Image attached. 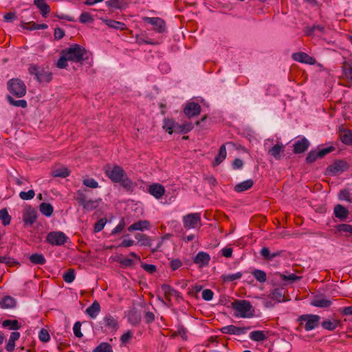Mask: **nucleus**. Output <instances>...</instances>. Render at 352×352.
I'll list each match as a JSON object with an SVG mask.
<instances>
[{
	"label": "nucleus",
	"mask_w": 352,
	"mask_h": 352,
	"mask_svg": "<svg viewBox=\"0 0 352 352\" xmlns=\"http://www.w3.org/2000/svg\"><path fill=\"white\" fill-rule=\"evenodd\" d=\"M105 175L113 183H119L126 191L132 192L133 182L128 177L124 170L118 165L107 164L104 167Z\"/></svg>",
	"instance_id": "nucleus-1"
},
{
	"label": "nucleus",
	"mask_w": 352,
	"mask_h": 352,
	"mask_svg": "<svg viewBox=\"0 0 352 352\" xmlns=\"http://www.w3.org/2000/svg\"><path fill=\"white\" fill-rule=\"evenodd\" d=\"M232 308L235 311L236 317L245 318L254 316V309L248 300H235L232 302Z\"/></svg>",
	"instance_id": "nucleus-2"
},
{
	"label": "nucleus",
	"mask_w": 352,
	"mask_h": 352,
	"mask_svg": "<svg viewBox=\"0 0 352 352\" xmlns=\"http://www.w3.org/2000/svg\"><path fill=\"white\" fill-rule=\"evenodd\" d=\"M63 51L66 54L69 61L82 63L85 60V55L87 54V50L85 47L78 44H74L69 48L63 50ZM87 58H86V59Z\"/></svg>",
	"instance_id": "nucleus-3"
},
{
	"label": "nucleus",
	"mask_w": 352,
	"mask_h": 352,
	"mask_svg": "<svg viewBox=\"0 0 352 352\" xmlns=\"http://www.w3.org/2000/svg\"><path fill=\"white\" fill-rule=\"evenodd\" d=\"M28 72L30 74L34 75L36 80L39 82H50L52 79L51 72L37 65L31 64L29 66Z\"/></svg>",
	"instance_id": "nucleus-4"
},
{
	"label": "nucleus",
	"mask_w": 352,
	"mask_h": 352,
	"mask_svg": "<svg viewBox=\"0 0 352 352\" xmlns=\"http://www.w3.org/2000/svg\"><path fill=\"white\" fill-rule=\"evenodd\" d=\"M8 89L10 94L17 98H21L26 94V86L19 78H12L7 83Z\"/></svg>",
	"instance_id": "nucleus-5"
},
{
	"label": "nucleus",
	"mask_w": 352,
	"mask_h": 352,
	"mask_svg": "<svg viewBox=\"0 0 352 352\" xmlns=\"http://www.w3.org/2000/svg\"><path fill=\"white\" fill-rule=\"evenodd\" d=\"M349 168V164L342 160H337L333 164L329 165L325 170V175L335 176L347 170Z\"/></svg>",
	"instance_id": "nucleus-6"
},
{
	"label": "nucleus",
	"mask_w": 352,
	"mask_h": 352,
	"mask_svg": "<svg viewBox=\"0 0 352 352\" xmlns=\"http://www.w3.org/2000/svg\"><path fill=\"white\" fill-rule=\"evenodd\" d=\"M184 228L186 230L195 229L201 226L200 213H190L183 217Z\"/></svg>",
	"instance_id": "nucleus-7"
},
{
	"label": "nucleus",
	"mask_w": 352,
	"mask_h": 352,
	"mask_svg": "<svg viewBox=\"0 0 352 352\" xmlns=\"http://www.w3.org/2000/svg\"><path fill=\"white\" fill-rule=\"evenodd\" d=\"M69 238L60 231H53L47 234L46 241L52 245L60 246L64 245Z\"/></svg>",
	"instance_id": "nucleus-8"
},
{
	"label": "nucleus",
	"mask_w": 352,
	"mask_h": 352,
	"mask_svg": "<svg viewBox=\"0 0 352 352\" xmlns=\"http://www.w3.org/2000/svg\"><path fill=\"white\" fill-rule=\"evenodd\" d=\"M320 317L318 315L305 314L299 317L300 322H305V329L307 331L314 329L319 324Z\"/></svg>",
	"instance_id": "nucleus-9"
},
{
	"label": "nucleus",
	"mask_w": 352,
	"mask_h": 352,
	"mask_svg": "<svg viewBox=\"0 0 352 352\" xmlns=\"http://www.w3.org/2000/svg\"><path fill=\"white\" fill-rule=\"evenodd\" d=\"M143 21L146 22L153 26H154V30L158 33H163L166 31V25L163 19L159 17H143Z\"/></svg>",
	"instance_id": "nucleus-10"
},
{
	"label": "nucleus",
	"mask_w": 352,
	"mask_h": 352,
	"mask_svg": "<svg viewBox=\"0 0 352 352\" xmlns=\"http://www.w3.org/2000/svg\"><path fill=\"white\" fill-rule=\"evenodd\" d=\"M250 329V327H236L235 325H227L221 328L222 333L230 335H243Z\"/></svg>",
	"instance_id": "nucleus-11"
},
{
	"label": "nucleus",
	"mask_w": 352,
	"mask_h": 352,
	"mask_svg": "<svg viewBox=\"0 0 352 352\" xmlns=\"http://www.w3.org/2000/svg\"><path fill=\"white\" fill-rule=\"evenodd\" d=\"M201 106L195 102H188L184 108V113L188 118L195 117L201 113Z\"/></svg>",
	"instance_id": "nucleus-12"
},
{
	"label": "nucleus",
	"mask_w": 352,
	"mask_h": 352,
	"mask_svg": "<svg viewBox=\"0 0 352 352\" xmlns=\"http://www.w3.org/2000/svg\"><path fill=\"white\" fill-rule=\"evenodd\" d=\"M165 188L159 183H155L148 186V192L155 199H161L165 194Z\"/></svg>",
	"instance_id": "nucleus-13"
},
{
	"label": "nucleus",
	"mask_w": 352,
	"mask_h": 352,
	"mask_svg": "<svg viewBox=\"0 0 352 352\" xmlns=\"http://www.w3.org/2000/svg\"><path fill=\"white\" fill-rule=\"evenodd\" d=\"M292 58L297 62L309 65H314L316 63L315 58L305 52H295L292 54Z\"/></svg>",
	"instance_id": "nucleus-14"
},
{
	"label": "nucleus",
	"mask_w": 352,
	"mask_h": 352,
	"mask_svg": "<svg viewBox=\"0 0 352 352\" xmlns=\"http://www.w3.org/2000/svg\"><path fill=\"white\" fill-rule=\"evenodd\" d=\"M37 219L36 210L31 207L25 209L23 215V220L26 225L32 226Z\"/></svg>",
	"instance_id": "nucleus-15"
},
{
	"label": "nucleus",
	"mask_w": 352,
	"mask_h": 352,
	"mask_svg": "<svg viewBox=\"0 0 352 352\" xmlns=\"http://www.w3.org/2000/svg\"><path fill=\"white\" fill-rule=\"evenodd\" d=\"M331 304L332 302L330 300L324 298L322 295L315 296L310 302L311 305L319 308H327L330 307Z\"/></svg>",
	"instance_id": "nucleus-16"
},
{
	"label": "nucleus",
	"mask_w": 352,
	"mask_h": 352,
	"mask_svg": "<svg viewBox=\"0 0 352 352\" xmlns=\"http://www.w3.org/2000/svg\"><path fill=\"white\" fill-rule=\"evenodd\" d=\"M285 146L283 144H276L267 150V153L272 156L275 160H280L282 158V154L284 153Z\"/></svg>",
	"instance_id": "nucleus-17"
},
{
	"label": "nucleus",
	"mask_w": 352,
	"mask_h": 352,
	"mask_svg": "<svg viewBox=\"0 0 352 352\" xmlns=\"http://www.w3.org/2000/svg\"><path fill=\"white\" fill-rule=\"evenodd\" d=\"M310 143L308 140L305 138H302V139L296 141L294 144V153L296 154H299L304 153L306 151L309 147Z\"/></svg>",
	"instance_id": "nucleus-18"
},
{
	"label": "nucleus",
	"mask_w": 352,
	"mask_h": 352,
	"mask_svg": "<svg viewBox=\"0 0 352 352\" xmlns=\"http://www.w3.org/2000/svg\"><path fill=\"white\" fill-rule=\"evenodd\" d=\"M210 260V255L204 252H199L194 257L193 262L198 265L199 267H204L208 265Z\"/></svg>",
	"instance_id": "nucleus-19"
},
{
	"label": "nucleus",
	"mask_w": 352,
	"mask_h": 352,
	"mask_svg": "<svg viewBox=\"0 0 352 352\" xmlns=\"http://www.w3.org/2000/svg\"><path fill=\"white\" fill-rule=\"evenodd\" d=\"M34 5L39 10L43 17H47L50 12V7L46 0H34Z\"/></svg>",
	"instance_id": "nucleus-20"
},
{
	"label": "nucleus",
	"mask_w": 352,
	"mask_h": 352,
	"mask_svg": "<svg viewBox=\"0 0 352 352\" xmlns=\"http://www.w3.org/2000/svg\"><path fill=\"white\" fill-rule=\"evenodd\" d=\"M103 321L104 326L111 331H116L119 327L117 320L109 314L104 317Z\"/></svg>",
	"instance_id": "nucleus-21"
},
{
	"label": "nucleus",
	"mask_w": 352,
	"mask_h": 352,
	"mask_svg": "<svg viewBox=\"0 0 352 352\" xmlns=\"http://www.w3.org/2000/svg\"><path fill=\"white\" fill-rule=\"evenodd\" d=\"M150 226V222L148 220H140L131 225L128 228V230L129 232H133L136 230L143 231L144 230H148Z\"/></svg>",
	"instance_id": "nucleus-22"
},
{
	"label": "nucleus",
	"mask_w": 352,
	"mask_h": 352,
	"mask_svg": "<svg viewBox=\"0 0 352 352\" xmlns=\"http://www.w3.org/2000/svg\"><path fill=\"white\" fill-rule=\"evenodd\" d=\"M335 217L341 221H344L349 216V210L341 204H337L333 209Z\"/></svg>",
	"instance_id": "nucleus-23"
},
{
	"label": "nucleus",
	"mask_w": 352,
	"mask_h": 352,
	"mask_svg": "<svg viewBox=\"0 0 352 352\" xmlns=\"http://www.w3.org/2000/svg\"><path fill=\"white\" fill-rule=\"evenodd\" d=\"M339 137L342 142L346 145H352V131L346 129H340Z\"/></svg>",
	"instance_id": "nucleus-24"
},
{
	"label": "nucleus",
	"mask_w": 352,
	"mask_h": 352,
	"mask_svg": "<svg viewBox=\"0 0 352 352\" xmlns=\"http://www.w3.org/2000/svg\"><path fill=\"white\" fill-rule=\"evenodd\" d=\"M270 298L277 302L285 301V292L283 288H275L269 295Z\"/></svg>",
	"instance_id": "nucleus-25"
},
{
	"label": "nucleus",
	"mask_w": 352,
	"mask_h": 352,
	"mask_svg": "<svg viewBox=\"0 0 352 352\" xmlns=\"http://www.w3.org/2000/svg\"><path fill=\"white\" fill-rule=\"evenodd\" d=\"M101 20L104 24L111 28L120 30H125L127 29L126 25L122 22L103 18H102Z\"/></svg>",
	"instance_id": "nucleus-26"
},
{
	"label": "nucleus",
	"mask_w": 352,
	"mask_h": 352,
	"mask_svg": "<svg viewBox=\"0 0 352 352\" xmlns=\"http://www.w3.org/2000/svg\"><path fill=\"white\" fill-rule=\"evenodd\" d=\"M100 311V305L99 302L95 300L91 305L87 308L85 312L87 315H89L91 318H96V316Z\"/></svg>",
	"instance_id": "nucleus-27"
},
{
	"label": "nucleus",
	"mask_w": 352,
	"mask_h": 352,
	"mask_svg": "<svg viewBox=\"0 0 352 352\" xmlns=\"http://www.w3.org/2000/svg\"><path fill=\"white\" fill-rule=\"evenodd\" d=\"M20 338V333L18 331L12 332L9 340L6 346V349L8 352L14 351L15 347V341L18 340Z\"/></svg>",
	"instance_id": "nucleus-28"
},
{
	"label": "nucleus",
	"mask_w": 352,
	"mask_h": 352,
	"mask_svg": "<svg viewBox=\"0 0 352 352\" xmlns=\"http://www.w3.org/2000/svg\"><path fill=\"white\" fill-rule=\"evenodd\" d=\"M193 129V124L190 122H185L183 124L176 123L175 133L186 134L191 131Z\"/></svg>",
	"instance_id": "nucleus-29"
},
{
	"label": "nucleus",
	"mask_w": 352,
	"mask_h": 352,
	"mask_svg": "<svg viewBox=\"0 0 352 352\" xmlns=\"http://www.w3.org/2000/svg\"><path fill=\"white\" fill-rule=\"evenodd\" d=\"M16 306V300L10 296H4L0 302V307L2 309H12Z\"/></svg>",
	"instance_id": "nucleus-30"
},
{
	"label": "nucleus",
	"mask_w": 352,
	"mask_h": 352,
	"mask_svg": "<svg viewBox=\"0 0 352 352\" xmlns=\"http://www.w3.org/2000/svg\"><path fill=\"white\" fill-rule=\"evenodd\" d=\"M253 184H254L253 180L251 179H249L243 181L241 183L237 184L234 186V190L237 192H244V191L248 190L250 188H251L252 187Z\"/></svg>",
	"instance_id": "nucleus-31"
},
{
	"label": "nucleus",
	"mask_w": 352,
	"mask_h": 352,
	"mask_svg": "<svg viewBox=\"0 0 352 352\" xmlns=\"http://www.w3.org/2000/svg\"><path fill=\"white\" fill-rule=\"evenodd\" d=\"M342 70L344 77L350 82H352V63L344 60L342 63Z\"/></svg>",
	"instance_id": "nucleus-32"
},
{
	"label": "nucleus",
	"mask_w": 352,
	"mask_h": 352,
	"mask_svg": "<svg viewBox=\"0 0 352 352\" xmlns=\"http://www.w3.org/2000/svg\"><path fill=\"white\" fill-rule=\"evenodd\" d=\"M161 289L164 294L166 299L168 300H170V297L173 296H179V293L168 285L163 284L161 286Z\"/></svg>",
	"instance_id": "nucleus-33"
},
{
	"label": "nucleus",
	"mask_w": 352,
	"mask_h": 352,
	"mask_svg": "<svg viewBox=\"0 0 352 352\" xmlns=\"http://www.w3.org/2000/svg\"><path fill=\"white\" fill-rule=\"evenodd\" d=\"M21 27L23 29L28 30H45L48 28L47 25H46L45 23L37 24L34 21H31L29 23H22Z\"/></svg>",
	"instance_id": "nucleus-34"
},
{
	"label": "nucleus",
	"mask_w": 352,
	"mask_h": 352,
	"mask_svg": "<svg viewBox=\"0 0 352 352\" xmlns=\"http://www.w3.org/2000/svg\"><path fill=\"white\" fill-rule=\"evenodd\" d=\"M226 144H222L219 148L218 155L215 157L214 161L213 162V166L219 165L226 159Z\"/></svg>",
	"instance_id": "nucleus-35"
},
{
	"label": "nucleus",
	"mask_w": 352,
	"mask_h": 352,
	"mask_svg": "<svg viewBox=\"0 0 352 352\" xmlns=\"http://www.w3.org/2000/svg\"><path fill=\"white\" fill-rule=\"evenodd\" d=\"M176 122L173 119L165 118L164 120L163 129L169 134L175 133Z\"/></svg>",
	"instance_id": "nucleus-36"
},
{
	"label": "nucleus",
	"mask_w": 352,
	"mask_h": 352,
	"mask_svg": "<svg viewBox=\"0 0 352 352\" xmlns=\"http://www.w3.org/2000/svg\"><path fill=\"white\" fill-rule=\"evenodd\" d=\"M30 262L34 265H44L46 263V259L42 254L34 253L29 256Z\"/></svg>",
	"instance_id": "nucleus-37"
},
{
	"label": "nucleus",
	"mask_w": 352,
	"mask_h": 352,
	"mask_svg": "<svg viewBox=\"0 0 352 352\" xmlns=\"http://www.w3.org/2000/svg\"><path fill=\"white\" fill-rule=\"evenodd\" d=\"M260 254L263 257V258L267 261H271L273 258H274L275 257L280 255V252H276L271 253L270 250L266 247H263L261 250Z\"/></svg>",
	"instance_id": "nucleus-38"
},
{
	"label": "nucleus",
	"mask_w": 352,
	"mask_h": 352,
	"mask_svg": "<svg viewBox=\"0 0 352 352\" xmlns=\"http://www.w3.org/2000/svg\"><path fill=\"white\" fill-rule=\"evenodd\" d=\"M2 326L3 327L14 331L19 330L21 327V325L16 320H5L2 322Z\"/></svg>",
	"instance_id": "nucleus-39"
},
{
	"label": "nucleus",
	"mask_w": 352,
	"mask_h": 352,
	"mask_svg": "<svg viewBox=\"0 0 352 352\" xmlns=\"http://www.w3.org/2000/svg\"><path fill=\"white\" fill-rule=\"evenodd\" d=\"M250 338L255 342H261L267 339V336L263 331H253L250 333Z\"/></svg>",
	"instance_id": "nucleus-40"
},
{
	"label": "nucleus",
	"mask_w": 352,
	"mask_h": 352,
	"mask_svg": "<svg viewBox=\"0 0 352 352\" xmlns=\"http://www.w3.org/2000/svg\"><path fill=\"white\" fill-rule=\"evenodd\" d=\"M339 324L340 322L337 320H327L322 322L321 326L324 329L333 331L338 327Z\"/></svg>",
	"instance_id": "nucleus-41"
},
{
	"label": "nucleus",
	"mask_w": 352,
	"mask_h": 352,
	"mask_svg": "<svg viewBox=\"0 0 352 352\" xmlns=\"http://www.w3.org/2000/svg\"><path fill=\"white\" fill-rule=\"evenodd\" d=\"M135 238L138 240V243H140L141 245L150 247L152 245V241L149 236L144 234L138 233L135 235Z\"/></svg>",
	"instance_id": "nucleus-42"
},
{
	"label": "nucleus",
	"mask_w": 352,
	"mask_h": 352,
	"mask_svg": "<svg viewBox=\"0 0 352 352\" xmlns=\"http://www.w3.org/2000/svg\"><path fill=\"white\" fill-rule=\"evenodd\" d=\"M316 32L323 34L325 33V28L322 25H314L306 28V34L309 36L314 34Z\"/></svg>",
	"instance_id": "nucleus-43"
},
{
	"label": "nucleus",
	"mask_w": 352,
	"mask_h": 352,
	"mask_svg": "<svg viewBox=\"0 0 352 352\" xmlns=\"http://www.w3.org/2000/svg\"><path fill=\"white\" fill-rule=\"evenodd\" d=\"M128 320L133 326L138 324L141 321L140 313L137 311H130L128 315Z\"/></svg>",
	"instance_id": "nucleus-44"
},
{
	"label": "nucleus",
	"mask_w": 352,
	"mask_h": 352,
	"mask_svg": "<svg viewBox=\"0 0 352 352\" xmlns=\"http://www.w3.org/2000/svg\"><path fill=\"white\" fill-rule=\"evenodd\" d=\"M86 191V189L78 190L75 193V199L80 206L87 200Z\"/></svg>",
	"instance_id": "nucleus-45"
},
{
	"label": "nucleus",
	"mask_w": 352,
	"mask_h": 352,
	"mask_svg": "<svg viewBox=\"0 0 352 352\" xmlns=\"http://www.w3.org/2000/svg\"><path fill=\"white\" fill-rule=\"evenodd\" d=\"M53 211V206L49 203H42L40 205V212L46 217H50Z\"/></svg>",
	"instance_id": "nucleus-46"
},
{
	"label": "nucleus",
	"mask_w": 352,
	"mask_h": 352,
	"mask_svg": "<svg viewBox=\"0 0 352 352\" xmlns=\"http://www.w3.org/2000/svg\"><path fill=\"white\" fill-rule=\"evenodd\" d=\"M252 274L259 283H265L267 280L266 273L263 270L256 269L252 272Z\"/></svg>",
	"instance_id": "nucleus-47"
},
{
	"label": "nucleus",
	"mask_w": 352,
	"mask_h": 352,
	"mask_svg": "<svg viewBox=\"0 0 352 352\" xmlns=\"http://www.w3.org/2000/svg\"><path fill=\"white\" fill-rule=\"evenodd\" d=\"M98 206L97 200L87 199L81 206L85 211H91Z\"/></svg>",
	"instance_id": "nucleus-48"
},
{
	"label": "nucleus",
	"mask_w": 352,
	"mask_h": 352,
	"mask_svg": "<svg viewBox=\"0 0 352 352\" xmlns=\"http://www.w3.org/2000/svg\"><path fill=\"white\" fill-rule=\"evenodd\" d=\"M7 100L8 102L14 106V107H19L21 108H25L28 106L27 101L25 100H14L12 96H7Z\"/></svg>",
	"instance_id": "nucleus-49"
},
{
	"label": "nucleus",
	"mask_w": 352,
	"mask_h": 352,
	"mask_svg": "<svg viewBox=\"0 0 352 352\" xmlns=\"http://www.w3.org/2000/svg\"><path fill=\"white\" fill-rule=\"evenodd\" d=\"M105 3L108 7L115 9H122L125 5L124 0H109Z\"/></svg>",
	"instance_id": "nucleus-50"
},
{
	"label": "nucleus",
	"mask_w": 352,
	"mask_h": 352,
	"mask_svg": "<svg viewBox=\"0 0 352 352\" xmlns=\"http://www.w3.org/2000/svg\"><path fill=\"white\" fill-rule=\"evenodd\" d=\"M93 352H113V349L110 344L101 342L93 350Z\"/></svg>",
	"instance_id": "nucleus-51"
},
{
	"label": "nucleus",
	"mask_w": 352,
	"mask_h": 352,
	"mask_svg": "<svg viewBox=\"0 0 352 352\" xmlns=\"http://www.w3.org/2000/svg\"><path fill=\"white\" fill-rule=\"evenodd\" d=\"M0 220L3 226H7L10 223L11 217L6 208L0 210Z\"/></svg>",
	"instance_id": "nucleus-52"
},
{
	"label": "nucleus",
	"mask_w": 352,
	"mask_h": 352,
	"mask_svg": "<svg viewBox=\"0 0 352 352\" xmlns=\"http://www.w3.org/2000/svg\"><path fill=\"white\" fill-rule=\"evenodd\" d=\"M242 276V273L238 272L235 274H223L221 278L224 282H232L235 280L241 278Z\"/></svg>",
	"instance_id": "nucleus-53"
},
{
	"label": "nucleus",
	"mask_w": 352,
	"mask_h": 352,
	"mask_svg": "<svg viewBox=\"0 0 352 352\" xmlns=\"http://www.w3.org/2000/svg\"><path fill=\"white\" fill-rule=\"evenodd\" d=\"M70 171L67 168H57L52 172V175L55 177L65 178L69 175Z\"/></svg>",
	"instance_id": "nucleus-54"
},
{
	"label": "nucleus",
	"mask_w": 352,
	"mask_h": 352,
	"mask_svg": "<svg viewBox=\"0 0 352 352\" xmlns=\"http://www.w3.org/2000/svg\"><path fill=\"white\" fill-rule=\"evenodd\" d=\"M60 54V57L56 63V66L60 69H64L67 67V62L69 61V60L67 59L66 54L64 53L63 50L61 51Z\"/></svg>",
	"instance_id": "nucleus-55"
},
{
	"label": "nucleus",
	"mask_w": 352,
	"mask_h": 352,
	"mask_svg": "<svg viewBox=\"0 0 352 352\" xmlns=\"http://www.w3.org/2000/svg\"><path fill=\"white\" fill-rule=\"evenodd\" d=\"M336 229L339 232L349 233L350 235H352V226L350 224H339L336 226Z\"/></svg>",
	"instance_id": "nucleus-56"
},
{
	"label": "nucleus",
	"mask_w": 352,
	"mask_h": 352,
	"mask_svg": "<svg viewBox=\"0 0 352 352\" xmlns=\"http://www.w3.org/2000/svg\"><path fill=\"white\" fill-rule=\"evenodd\" d=\"M63 278L65 282L67 283H72L75 279V272L73 269H69L66 272L64 273Z\"/></svg>",
	"instance_id": "nucleus-57"
},
{
	"label": "nucleus",
	"mask_w": 352,
	"mask_h": 352,
	"mask_svg": "<svg viewBox=\"0 0 352 352\" xmlns=\"http://www.w3.org/2000/svg\"><path fill=\"white\" fill-rule=\"evenodd\" d=\"M318 158H320L318 155V150H311L307 155L306 162L307 164H311Z\"/></svg>",
	"instance_id": "nucleus-58"
},
{
	"label": "nucleus",
	"mask_w": 352,
	"mask_h": 352,
	"mask_svg": "<svg viewBox=\"0 0 352 352\" xmlns=\"http://www.w3.org/2000/svg\"><path fill=\"white\" fill-rule=\"evenodd\" d=\"M79 21L83 24L87 23H92L94 21V18L92 15L89 12H83L80 15Z\"/></svg>",
	"instance_id": "nucleus-59"
},
{
	"label": "nucleus",
	"mask_w": 352,
	"mask_h": 352,
	"mask_svg": "<svg viewBox=\"0 0 352 352\" xmlns=\"http://www.w3.org/2000/svg\"><path fill=\"white\" fill-rule=\"evenodd\" d=\"M38 338L43 342H47L50 340V336L48 331L45 329H41L38 333Z\"/></svg>",
	"instance_id": "nucleus-60"
},
{
	"label": "nucleus",
	"mask_w": 352,
	"mask_h": 352,
	"mask_svg": "<svg viewBox=\"0 0 352 352\" xmlns=\"http://www.w3.org/2000/svg\"><path fill=\"white\" fill-rule=\"evenodd\" d=\"M35 192L34 190H29L28 192L21 191L19 193V197L23 200H30L34 197Z\"/></svg>",
	"instance_id": "nucleus-61"
},
{
	"label": "nucleus",
	"mask_w": 352,
	"mask_h": 352,
	"mask_svg": "<svg viewBox=\"0 0 352 352\" xmlns=\"http://www.w3.org/2000/svg\"><path fill=\"white\" fill-rule=\"evenodd\" d=\"M335 149H336V148L333 146H330L327 148H320V147H318V155H319L320 158H322L328 153L334 151Z\"/></svg>",
	"instance_id": "nucleus-62"
},
{
	"label": "nucleus",
	"mask_w": 352,
	"mask_h": 352,
	"mask_svg": "<svg viewBox=\"0 0 352 352\" xmlns=\"http://www.w3.org/2000/svg\"><path fill=\"white\" fill-rule=\"evenodd\" d=\"M82 183L85 186L91 188H96L98 187V183L93 178H85Z\"/></svg>",
	"instance_id": "nucleus-63"
},
{
	"label": "nucleus",
	"mask_w": 352,
	"mask_h": 352,
	"mask_svg": "<svg viewBox=\"0 0 352 352\" xmlns=\"http://www.w3.org/2000/svg\"><path fill=\"white\" fill-rule=\"evenodd\" d=\"M338 199L340 200H346L349 202H351V199L350 198V192L347 189H342L340 191L338 194Z\"/></svg>",
	"instance_id": "nucleus-64"
}]
</instances>
